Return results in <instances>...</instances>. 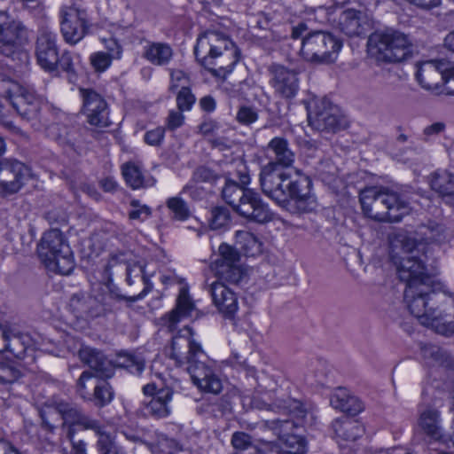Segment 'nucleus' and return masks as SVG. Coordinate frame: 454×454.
I'll return each mask as SVG.
<instances>
[{"instance_id":"36","label":"nucleus","mask_w":454,"mask_h":454,"mask_svg":"<svg viewBox=\"0 0 454 454\" xmlns=\"http://www.w3.org/2000/svg\"><path fill=\"white\" fill-rule=\"evenodd\" d=\"M121 168L126 183L132 189L136 190L153 184V179L145 180L141 168L137 165L132 162H128L125 163Z\"/></svg>"},{"instance_id":"43","label":"nucleus","mask_w":454,"mask_h":454,"mask_svg":"<svg viewBox=\"0 0 454 454\" xmlns=\"http://www.w3.org/2000/svg\"><path fill=\"white\" fill-rule=\"evenodd\" d=\"M114 396V392L108 382L100 380L94 385L93 399L96 406L104 407L109 404Z\"/></svg>"},{"instance_id":"10","label":"nucleus","mask_w":454,"mask_h":454,"mask_svg":"<svg viewBox=\"0 0 454 454\" xmlns=\"http://www.w3.org/2000/svg\"><path fill=\"white\" fill-rule=\"evenodd\" d=\"M342 43L332 33L313 31L303 39L301 52L310 62L333 63L337 59Z\"/></svg>"},{"instance_id":"26","label":"nucleus","mask_w":454,"mask_h":454,"mask_svg":"<svg viewBox=\"0 0 454 454\" xmlns=\"http://www.w3.org/2000/svg\"><path fill=\"white\" fill-rule=\"evenodd\" d=\"M173 397V391L169 387H162L159 389L155 395L145 404L144 411L146 415L155 419L167 418L170 412V402Z\"/></svg>"},{"instance_id":"6","label":"nucleus","mask_w":454,"mask_h":454,"mask_svg":"<svg viewBox=\"0 0 454 454\" xmlns=\"http://www.w3.org/2000/svg\"><path fill=\"white\" fill-rule=\"evenodd\" d=\"M37 253L50 270L68 275L74 268L72 250L64 234L58 229H51L43 234Z\"/></svg>"},{"instance_id":"1","label":"nucleus","mask_w":454,"mask_h":454,"mask_svg":"<svg viewBox=\"0 0 454 454\" xmlns=\"http://www.w3.org/2000/svg\"><path fill=\"white\" fill-rule=\"evenodd\" d=\"M422 245L406 233L390 241L391 260L400 279L406 283L404 301L411 314L425 326L442 335L454 333V294L443 289L427 274Z\"/></svg>"},{"instance_id":"63","label":"nucleus","mask_w":454,"mask_h":454,"mask_svg":"<svg viewBox=\"0 0 454 454\" xmlns=\"http://www.w3.org/2000/svg\"><path fill=\"white\" fill-rule=\"evenodd\" d=\"M165 129L161 127L148 130L145 134V142L152 146H158L163 141Z\"/></svg>"},{"instance_id":"42","label":"nucleus","mask_w":454,"mask_h":454,"mask_svg":"<svg viewBox=\"0 0 454 454\" xmlns=\"http://www.w3.org/2000/svg\"><path fill=\"white\" fill-rule=\"evenodd\" d=\"M171 217L176 221H185L191 216V211L187 203L181 197H171L166 201Z\"/></svg>"},{"instance_id":"12","label":"nucleus","mask_w":454,"mask_h":454,"mask_svg":"<svg viewBox=\"0 0 454 454\" xmlns=\"http://www.w3.org/2000/svg\"><path fill=\"white\" fill-rule=\"evenodd\" d=\"M32 177L29 167L14 159L0 160V196L17 193Z\"/></svg>"},{"instance_id":"3","label":"nucleus","mask_w":454,"mask_h":454,"mask_svg":"<svg viewBox=\"0 0 454 454\" xmlns=\"http://www.w3.org/2000/svg\"><path fill=\"white\" fill-rule=\"evenodd\" d=\"M172 338L169 357L179 366L187 364L192 383L202 392L214 395L223 389V383L199 342L192 340V330Z\"/></svg>"},{"instance_id":"23","label":"nucleus","mask_w":454,"mask_h":454,"mask_svg":"<svg viewBox=\"0 0 454 454\" xmlns=\"http://www.w3.org/2000/svg\"><path fill=\"white\" fill-rule=\"evenodd\" d=\"M267 154L275 168H289L293 165L295 154L290 148L289 142L281 137L272 138L267 145Z\"/></svg>"},{"instance_id":"56","label":"nucleus","mask_w":454,"mask_h":454,"mask_svg":"<svg viewBox=\"0 0 454 454\" xmlns=\"http://www.w3.org/2000/svg\"><path fill=\"white\" fill-rule=\"evenodd\" d=\"M21 373L20 371L12 364H0V382L11 384L15 382Z\"/></svg>"},{"instance_id":"28","label":"nucleus","mask_w":454,"mask_h":454,"mask_svg":"<svg viewBox=\"0 0 454 454\" xmlns=\"http://www.w3.org/2000/svg\"><path fill=\"white\" fill-rule=\"evenodd\" d=\"M79 356L83 363L98 373V377H112L110 361L100 351L86 347L80 349Z\"/></svg>"},{"instance_id":"20","label":"nucleus","mask_w":454,"mask_h":454,"mask_svg":"<svg viewBox=\"0 0 454 454\" xmlns=\"http://www.w3.org/2000/svg\"><path fill=\"white\" fill-rule=\"evenodd\" d=\"M269 72L270 83L277 97L289 100L296 96L299 90V78L295 70L281 65H272Z\"/></svg>"},{"instance_id":"58","label":"nucleus","mask_w":454,"mask_h":454,"mask_svg":"<svg viewBox=\"0 0 454 454\" xmlns=\"http://www.w3.org/2000/svg\"><path fill=\"white\" fill-rule=\"evenodd\" d=\"M94 375L90 372H83L77 380V392L80 396L83 399L90 398V387H91L90 381H92Z\"/></svg>"},{"instance_id":"44","label":"nucleus","mask_w":454,"mask_h":454,"mask_svg":"<svg viewBox=\"0 0 454 454\" xmlns=\"http://www.w3.org/2000/svg\"><path fill=\"white\" fill-rule=\"evenodd\" d=\"M90 295L84 293L74 294L71 296L68 307L77 318H85Z\"/></svg>"},{"instance_id":"8","label":"nucleus","mask_w":454,"mask_h":454,"mask_svg":"<svg viewBox=\"0 0 454 454\" xmlns=\"http://www.w3.org/2000/svg\"><path fill=\"white\" fill-rule=\"evenodd\" d=\"M0 95L9 99L13 108L23 118L31 120L37 117L43 98L34 89L20 85L5 74L0 73Z\"/></svg>"},{"instance_id":"46","label":"nucleus","mask_w":454,"mask_h":454,"mask_svg":"<svg viewBox=\"0 0 454 454\" xmlns=\"http://www.w3.org/2000/svg\"><path fill=\"white\" fill-rule=\"evenodd\" d=\"M239 259V254L233 247L226 244H222L219 247L218 258L212 263V268L220 267V264L231 265L237 263Z\"/></svg>"},{"instance_id":"9","label":"nucleus","mask_w":454,"mask_h":454,"mask_svg":"<svg viewBox=\"0 0 454 454\" xmlns=\"http://www.w3.org/2000/svg\"><path fill=\"white\" fill-rule=\"evenodd\" d=\"M369 51L380 59L400 62L411 53V43L406 35L398 31L375 32L368 39Z\"/></svg>"},{"instance_id":"21","label":"nucleus","mask_w":454,"mask_h":454,"mask_svg":"<svg viewBox=\"0 0 454 454\" xmlns=\"http://www.w3.org/2000/svg\"><path fill=\"white\" fill-rule=\"evenodd\" d=\"M308 120L313 129L321 132H337L345 126V120L337 107L326 106L325 102L322 107L317 106L315 111L309 113Z\"/></svg>"},{"instance_id":"29","label":"nucleus","mask_w":454,"mask_h":454,"mask_svg":"<svg viewBox=\"0 0 454 454\" xmlns=\"http://www.w3.org/2000/svg\"><path fill=\"white\" fill-rule=\"evenodd\" d=\"M429 184L433 191L447 202L454 200V175L447 170H436L430 175Z\"/></svg>"},{"instance_id":"18","label":"nucleus","mask_w":454,"mask_h":454,"mask_svg":"<svg viewBox=\"0 0 454 454\" xmlns=\"http://www.w3.org/2000/svg\"><path fill=\"white\" fill-rule=\"evenodd\" d=\"M311 180L304 175H299L295 179H289L286 184V203L294 202L300 213L314 210L317 202L311 193Z\"/></svg>"},{"instance_id":"19","label":"nucleus","mask_w":454,"mask_h":454,"mask_svg":"<svg viewBox=\"0 0 454 454\" xmlns=\"http://www.w3.org/2000/svg\"><path fill=\"white\" fill-rule=\"evenodd\" d=\"M82 98V112L87 121L98 128H106L110 125L108 107L104 98L91 89H80Z\"/></svg>"},{"instance_id":"5","label":"nucleus","mask_w":454,"mask_h":454,"mask_svg":"<svg viewBox=\"0 0 454 454\" xmlns=\"http://www.w3.org/2000/svg\"><path fill=\"white\" fill-rule=\"evenodd\" d=\"M222 196L236 213L249 221L266 223L274 218L273 213L257 192L241 187L236 182H227Z\"/></svg>"},{"instance_id":"35","label":"nucleus","mask_w":454,"mask_h":454,"mask_svg":"<svg viewBox=\"0 0 454 454\" xmlns=\"http://www.w3.org/2000/svg\"><path fill=\"white\" fill-rule=\"evenodd\" d=\"M236 245L247 256H255L262 253V243L253 233L238 231L235 234Z\"/></svg>"},{"instance_id":"16","label":"nucleus","mask_w":454,"mask_h":454,"mask_svg":"<svg viewBox=\"0 0 454 454\" xmlns=\"http://www.w3.org/2000/svg\"><path fill=\"white\" fill-rule=\"evenodd\" d=\"M206 290L217 311L226 318H234L239 309L237 294L219 279H207Z\"/></svg>"},{"instance_id":"54","label":"nucleus","mask_w":454,"mask_h":454,"mask_svg":"<svg viewBox=\"0 0 454 454\" xmlns=\"http://www.w3.org/2000/svg\"><path fill=\"white\" fill-rule=\"evenodd\" d=\"M114 59L106 52L98 51L90 57V65L98 73L105 72L112 64Z\"/></svg>"},{"instance_id":"51","label":"nucleus","mask_w":454,"mask_h":454,"mask_svg":"<svg viewBox=\"0 0 454 454\" xmlns=\"http://www.w3.org/2000/svg\"><path fill=\"white\" fill-rule=\"evenodd\" d=\"M288 412L294 417L301 420V423L307 425L312 423L313 414L309 412L303 404L296 400H293L288 407Z\"/></svg>"},{"instance_id":"13","label":"nucleus","mask_w":454,"mask_h":454,"mask_svg":"<svg viewBox=\"0 0 454 454\" xmlns=\"http://www.w3.org/2000/svg\"><path fill=\"white\" fill-rule=\"evenodd\" d=\"M417 67V81L426 90H436L443 82L454 80V65L447 60L425 61Z\"/></svg>"},{"instance_id":"57","label":"nucleus","mask_w":454,"mask_h":454,"mask_svg":"<svg viewBox=\"0 0 454 454\" xmlns=\"http://www.w3.org/2000/svg\"><path fill=\"white\" fill-rule=\"evenodd\" d=\"M258 114L256 110L250 106H241L236 115V120L242 125H250L256 121Z\"/></svg>"},{"instance_id":"60","label":"nucleus","mask_w":454,"mask_h":454,"mask_svg":"<svg viewBox=\"0 0 454 454\" xmlns=\"http://www.w3.org/2000/svg\"><path fill=\"white\" fill-rule=\"evenodd\" d=\"M122 366L127 368L133 374H140L145 369V361L136 356L128 355Z\"/></svg>"},{"instance_id":"25","label":"nucleus","mask_w":454,"mask_h":454,"mask_svg":"<svg viewBox=\"0 0 454 454\" xmlns=\"http://www.w3.org/2000/svg\"><path fill=\"white\" fill-rule=\"evenodd\" d=\"M330 404L335 410L351 416L357 415L364 408L363 402L358 397L352 395L348 390L343 387L335 389L331 395Z\"/></svg>"},{"instance_id":"24","label":"nucleus","mask_w":454,"mask_h":454,"mask_svg":"<svg viewBox=\"0 0 454 454\" xmlns=\"http://www.w3.org/2000/svg\"><path fill=\"white\" fill-rule=\"evenodd\" d=\"M278 439L283 451L290 454H304L307 443L305 439L294 433H290L294 427V422L291 420L279 421Z\"/></svg>"},{"instance_id":"2","label":"nucleus","mask_w":454,"mask_h":454,"mask_svg":"<svg viewBox=\"0 0 454 454\" xmlns=\"http://www.w3.org/2000/svg\"><path fill=\"white\" fill-rule=\"evenodd\" d=\"M194 54L202 67L221 80L218 87L222 92L230 98L243 97V82L231 83L226 80L240 55L239 48L227 35L215 30L204 32L197 39Z\"/></svg>"},{"instance_id":"55","label":"nucleus","mask_w":454,"mask_h":454,"mask_svg":"<svg viewBox=\"0 0 454 454\" xmlns=\"http://www.w3.org/2000/svg\"><path fill=\"white\" fill-rule=\"evenodd\" d=\"M196 102V97L192 93L190 88L179 90L176 95V106L180 111H190Z\"/></svg>"},{"instance_id":"47","label":"nucleus","mask_w":454,"mask_h":454,"mask_svg":"<svg viewBox=\"0 0 454 454\" xmlns=\"http://www.w3.org/2000/svg\"><path fill=\"white\" fill-rule=\"evenodd\" d=\"M125 270L127 272V282L129 285H132V276L135 278H141L144 284L145 285V287L144 290L136 297L130 298V301H134L136 300L143 298L151 289V286H149L147 278L145 276L144 268L140 265H134L132 267L126 266Z\"/></svg>"},{"instance_id":"27","label":"nucleus","mask_w":454,"mask_h":454,"mask_svg":"<svg viewBox=\"0 0 454 454\" xmlns=\"http://www.w3.org/2000/svg\"><path fill=\"white\" fill-rule=\"evenodd\" d=\"M195 309L194 302L189 295L188 290L185 287L180 289L176 308L173 309L165 317L166 325L169 331H174L177 323L189 316Z\"/></svg>"},{"instance_id":"15","label":"nucleus","mask_w":454,"mask_h":454,"mask_svg":"<svg viewBox=\"0 0 454 454\" xmlns=\"http://www.w3.org/2000/svg\"><path fill=\"white\" fill-rule=\"evenodd\" d=\"M60 15V29L64 40L70 44L77 43L86 35V11L76 6H67L61 9Z\"/></svg>"},{"instance_id":"4","label":"nucleus","mask_w":454,"mask_h":454,"mask_svg":"<svg viewBox=\"0 0 454 454\" xmlns=\"http://www.w3.org/2000/svg\"><path fill=\"white\" fill-rule=\"evenodd\" d=\"M359 199L364 214L378 222H400L411 209L403 195L387 188L367 187Z\"/></svg>"},{"instance_id":"62","label":"nucleus","mask_w":454,"mask_h":454,"mask_svg":"<svg viewBox=\"0 0 454 454\" xmlns=\"http://www.w3.org/2000/svg\"><path fill=\"white\" fill-rule=\"evenodd\" d=\"M122 366L127 368L133 374H140L145 369V361L136 356L128 355Z\"/></svg>"},{"instance_id":"64","label":"nucleus","mask_w":454,"mask_h":454,"mask_svg":"<svg viewBox=\"0 0 454 454\" xmlns=\"http://www.w3.org/2000/svg\"><path fill=\"white\" fill-rule=\"evenodd\" d=\"M180 110H170L167 118V126L174 130L184 124V115Z\"/></svg>"},{"instance_id":"39","label":"nucleus","mask_w":454,"mask_h":454,"mask_svg":"<svg viewBox=\"0 0 454 454\" xmlns=\"http://www.w3.org/2000/svg\"><path fill=\"white\" fill-rule=\"evenodd\" d=\"M215 271V278L222 282L239 283L242 278V270L237 263L227 265L220 264V267L213 268Z\"/></svg>"},{"instance_id":"59","label":"nucleus","mask_w":454,"mask_h":454,"mask_svg":"<svg viewBox=\"0 0 454 454\" xmlns=\"http://www.w3.org/2000/svg\"><path fill=\"white\" fill-rule=\"evenodd\" d=\"M76 429L69 427L67 437L70 441L72 445V454H87V444L86 442L76 437Z\"/></svg>"},{"instance_id":"53","label":"nucleus","mask_w":454,"mask_h":454,"mask_svg":"<svg viewBox=\"0 0 454 454\" xmlns=\"http://www.w3.org/2000/svg\"><path fill=\"white\" fill-rule=\"evenodd\" d=\"M230 223L229 211L224 207H215L211 212L210 228L212 230H220L227 226Z\"/></svg>"},{"instance_id":"17","label":"nucleus","mask_w":454,"mask_h":454,"mask_svg":"<svg viewBox=\"0 0 454 454\" xmlns=\"http://www.w3.org/2000/svg\"><path fill=\"white\" fill-rule=\"evenodd\" d=\"M289 176L272 164H266L261 170L260 184L262 192L281 206L286 204V184Z\"/></svg>"},{"instance_id":"30","label":"nucleus","mask_w":454,"mask_h":454,"mask_svg":"<svg viewBox=\"0 0 454 454\" xmlns=\"http://www.w3.org/2000/svg\"><path fill=\"white\" fill-rule=\"evenodd\" d=\"M332 428L335 436L344 441H356L364 433L363 425L359 421L349 418L333 420Z\"/></svg>"},{"instance_id":"48","label":"nucleus","mask_w":454,"mask_h":454,"mask_svg":"<svg viewBox=\"0 0 454 454\" xmlns=\"http://www.w3.org/2000/svg\"><path fill=\"white\" fill-rule=\"evenodd\" d=\"M148 448L153 454H175L178 450V443L167 437L160 438L156 443L149 444Z\"/></svg>"},{"instance_id":"7","label":"nucleus","mask_w":454,"mask_h":454,"mask_svg":"<svg viewBox=\"0 0 454 454\" xmlns=\"http://www.w3.org/2000/svg\"><path fill=\"white\" fill-rule=\"evenodd\" d=\"M43 423L51 429L61 421L62 428L67 434L68 427H81L84 430L98 429L99 420L85 414L77 405L64 401H56L41 411Z\"/></svg>"},{"instance_id":"40","label":"nucleus","mask_w":454,"mask_h":454,"mask_svg":"<svg viewBox=\"0 0 454 454\" xmlns=\"http://www.w3.org/2000/svg\"><path fill=\"white\" fill-rule=\"evenodd\" d=\"M80 62V55L73 54L70 51H65L62 54L58 56V75H60V71L67 74L69 79L75 76V67Z\"/></svg>"},{"instance_id":"22","label":"nucleus","mask_w":454,"mask_h":454,"mask_svg":"<svg viewBox=\"0 0 454 454\" xmlns=\"http://www.w3.org/2000/svg\"><path fill=\"white\" fill-rule=\"evenodd\" d=\"M337 27L348 37L364 36L370 30V23L360 11L347 9L339 16Z\"/></svg>"},{"instance_id":"31","label":"nucleus","mask_w":454,"mask_h":454,"mask_svg":"<svg viewBox=\"0 0 454 454\" xmlns=\"http://www.w3.org/2000/svg\"><path fill=\"white\" fill-rule=\"evenodd\" d=\"M270 443V441L253 440L251 435L244 432H235L231 436V445L237 454H262L263 448H268Z\"/></svg>"},{"instance_id":"33","label":"nucleus","mask_w":454,"mask_h":454,"mask_svg":"<svg viewBox=\"0 0 454 454\" xmlns=\"http://www.w3.org/2000/svg\"><path fill=\"white\" fill-rule=\"evenodd\" d=\"M421 429L434 440H440L442 436L440 413L437 410L427 408L421 412L419 419Z\"/></svg>"},{"instance_id":"50","label":"nucleus","mask_w":454,"mask_h":454,"mask_svg":"<svg viewBox=\"0 0 454 454\" xmlns=\"http://www.w3.org/2000/svg\"><path fill=\"white\" fill-rule=\"evenodd\" d=\"M130 210L129 211V218L130 220L145 221L152 215V208L142 204L138 200H132L129 203Z\"/></svg>"},{"instance_id":"34","label":"nucleus","mask_w":454,"mask_h":454,"mask_svg":"<svg viewBox=\"0 0 454 454\" xmlns=\"http://www.w3.org/2000/svg\"><path fill=\"white\" fill-rule=\"evenodd\" d=\"M143 56L153 65L163 66L172 59L173 51L167 43H152L145 47Z\"/></svg>"},{"instance_id":"41","label":"nucleus","mask_w":454,"mask_h":454,"mask_svg":"<svg viewBox=\"0 0 454 454\" xmlns=\"http://www.w3.org/2000/svg\"><path fill=\"white\" fill-rule=\"evenodd\" d=\"M0 331H2V338L4 340V346L0 348L2 352L8 351L13 356L20 357L24 353V348L20 344V340L9 328L0 324Z\"/></svg>"},{"instance_id":"61","label":"nucleus","mask_w":454,"mask_h":454,"mask_svg":"<svg viewBox=\"0 0 454 454\" xmlns=\"http://www.w3.org/2000/svg\"><path fill=\"white\" fill-rule=\"evenodd\" d=\"M122 366L127 368L133 374H140L145 369V361L136 356L128 355Z\"/></svg>"},{"instance_id":"38","label":"nucleus","mask_w":454,"mask_h":454,"mask_svg":"<svg viewBox=\"0 0 454 454\" xmlns=\"http://www.w3.org/2000/svg\"><path fill=\"white\" fill-rule=\"evenodd\" d=\"M418 234L427 243L442 242L446 239L445 228L435 223L420 226L418 230Z\"/></svg>"},{"instance_id":"11","label":"nucleus","mask_w":454,"mask_h":454,"mask_svg":"<svg viewBox=\"0 0 454 454\" xmlns=\"http://www.w3.org/2000/svg\"><path fill=\"white\" fill-rule=\"evenodd\" d=\"M23 24L0 11V53L12 59L27 60V55L20 49V39L24 32Z\"/></svg>"},{"instance_id":"32","label":"nucleus","mask_w":454,"mask_h":454,"mask_svg":"<svg viewBox=\"0 0 454 454\" xmlns=\"http://www.w3.org/2000/svg\"><path fill=\"white\" fill-rule=\"evenodd\" d=\"M98 437L96 447L102 454H127L125 449L116 441L115 435L106 427L98 423V429L92 430Z\"/></svg>"},{"instance_id":"37","label":"nucleus","mask_w":454,"mask_h":454,"mask_svg":"<svg viewBox=\"0 0 454 454\" xmlns=\"http://www.w3.org/2000/svg\"><path fill=\"white\" fill-rule=\"evenodd\" d=\"M422 355L429 360L432 365L437 364L446 368L454 369V360L442 348L434 345H426L422 348Z\"/></svg>"},{"instance_id":"45","label":"nucleus","mask_w":454,"mask_h":454,"mask_svg":"<svg viewBox=\"0 0 454 454\" xmlns=\"http://www.w3.org/2000/svg\"><path fill=\"white\" fill-rule=\"evenodd\" d=\"M111 311V308L102 299L90 295L85 319L104 317Z\"/></svg>"},{"instance_id":"14","label":"nucleus","mask_w":454,"mask_h":454,"mask_svg":"<svg viewBox=\"0 0 454 454\" xmlns=\"http://www.w3.org/2000/svg\"><path fill=\"white\" fill-rule=\"evenodd\" d=\"M35 54L38 65L53 75H58L57 34L48 27L40 28L36 40Z\"/></svg>"},{"instance_id":"52","label":"nucleus","mask_w":454,"mask_h":454,"mask_svg":"<svg viewBox=\"0 0 454 454\" xmlns=\"http://www.w3.org/2000/svg\"><path fill=\"white\" fill-rule=\"evenodd\" d=\"M191 78L188 73L181 69H173L170 72V85L169 90L175 91L178 88L184 90V88H190Z\"/></svg>"},{"instance_id":"49","label":"nucleus","mask_w":454,"mask_h":454,"mask_svg":"<svg viewBox=\"0 0 454 454\" xmlns=\"http://www.w3.org/2000/svg\"><path fill=\"white\" fill-rule=\"evenodd\" d=\"M337 167L331 160H321L316 167L317 176L325 183H331L337 176Z\"/></svg>"}]
</instances>
